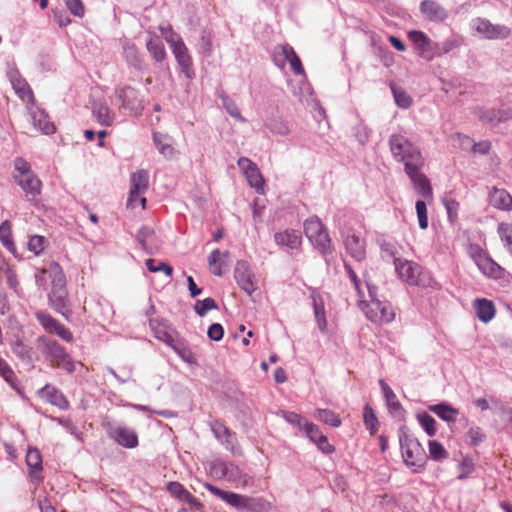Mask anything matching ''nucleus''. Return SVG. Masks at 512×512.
Returning <instances> with one entry per match:
<instances>
[{
    "instance_id": "obj_1",
    "label": "nucleus",
    "mask_w": 512,
    "mask_h": 512,
    "mask_svg": "<svg viewBox=\"0 0 512 512\" xmlns=\"http://www.w3.org/2000/svg\"><path fill=\"white\" fill-rule=\"evenodd\" d=\"M389 147L394 160L404 165L405 172L413 168H423L424 157L418 146L401 134L389 137Z\"/></svg>"
},
{
    "instance_id": "obj_2",
    "label": "nucleus",
    "mask_w": 512,
    "mask_h": 512,
    "mask_svg": "<svg viewBox=\"0 0 512 512\" xmlns=\"http://www.w3.org/2000/svg\"><path fill=\"white\" fill-rule=\"evenodd\" d=\"M36 346L40 352L50 360L53 367L61 368L71 374L76 371L77 364L83 366L81 362L76 363L57 341L41 336L36 339Z\"/></svg>"
},
{
    "instance_id": "obj_3",
    "label": "nucleus",
    "mask_w": 512,
    "mask_h": 512,
    "mask_svg": "<svg viewBox=\"0 0 512 512\" xmlns=\"http://www.w3.org/2000/svg\"><path fill=\"white\" fill-rule=\"evenodd\" d=\"M50 280L52 284L49 301L55 311L66 316L69 312L68 292L66 289V277L61 266L52 261L50 263Z\"/></svg>"
},
{
    "instance_id": "obj_4",
    "label": "nucleus",
    "mask_w": 512,
    "mask_h": 512,
    "mask_svg": "<svg viewBox=\"0 0 512 512\" xmlns=\"http://www.w3.org/2000/svg\"><path fill=\"white\" fill-rule=\"evenodd\" d=\"M394 264L399 277L408 284L423 288H439L438 282L419 264L401 259H395Z\"/></svg>"
},
{
    "instance_id": "obj_5",
    "label": "nucleus",
    "mask_w": 512,
    "mask_h": 512,
    "mask_svg": "<svg viewBox=\"0 0 512 512\" xmlns=\"http://www.w3.org/2000/svg\"><path fill=\"white\" fill-rule=\"evenodd\" d=\"M13 178L29 199L40 195L42 183L32 171L30 163L21 157L14 160Z\"/></svg>"
},
{
    "instance_id": "obj_6",
    "label": "nucleus",
    "mask_w": 512,
    "mask_h": 512,
    "mask_svg": "<svg viewBox=\"0 0 512 512\" xmlns=\"http://www.w3.org/2000/svg\"><path fill=\"white\" fill-rule=\"evenodd\" d=\"M399 441L404 463L408 467H411L414 472H418L423 469L426 455L420 442L405 432H401L399 435Z\"/></svg>"
},
{
    "instance_id": "obj_7",
    "label": "nucleus",
    "mask_w": 512,
    "mask_h": 512,
    "mask_svg": "<svg viewBox=\"0 0 512 512\" xmlns=\"http://www.w3.org/2000/svg\"><path fill=\"white\" fill-rule=\"evenodd\" d=\"M304 233L310 242L322 253L332 252L329 234L317 217H311L304 222Z\"/></svg>"
},
{
    "instance_id": "obj_8",
    "label": "nucleus",
    "mask_w": 512,
    "mask_h": 512,
    "mask_svg": "<svg viewBox=\"0 0 512 512\" xmlns=\"http://www.w3.org/2000/svg\"><path fill=\"white\" fill-rule=\"evenodd\" d=\"M371 300L363 308L366 317L376 324H388L395 319V311L391 303L376 299L374 292L369 289Z\"/></svg>"
},
{
    "instance_id": "obj_9",
    "label": "nucleus",
    "mask_w": 512,
    "mask_h": 512,
    "mask_svg": "<svg viewBox=\"0 0 512 512\" xmlns=\"http://www.w3.org/2000/svg\"><path fill=\"white\" fill-rule=\"evenodd\" d=\"M115 96L121 103L119 109H124L130 115L139 116L144 109L143 97L137 89L131 86H124L115 89Z\"/></svg>"
},
{
    "instance_id": "obj_10",
    "label": "nucleus",
    "mask_w": 512,
    "mask_h": 512,
    "mask_svg": "<svg viewBox=\"0 0 512 512\" xmlns=\"http://www.w3.org/2000/svg\"><path fill=\"white\" fill-rule=\"evenodd\" d=\"M104 427L108 436L118 445L129 449L138 446V436L133 429L122 425H115L110 422L105 423Z\"/></svg>"
},
{
    "instance_id": "obj_11",
    "label": "nucleus",
    "mask_w": 512,
    "mask_h": 512,
    "mask_svg": "<svg viewBox=\"0 0 512 512\" xmlns=\"http://www.w3.org/2000/svg\"><path fill=\"white\" fill-rule=\"evenodd\" d=\"M166 41L170 45L176 61L181 68V71L189 76V72L192 66V59L189 55L185 43L176 33H172L171 36L166 37Z\"/></svg>"
},
{
    "instance_id": "obj_12",
    "label": "nucleus",
    "mask_w": 512,
    "mask_h": 512,
    "mask_svg": "<svg viewBox=\"0 0 512 512\" xmlns=\"http://www.w3.org/2000/svg\"><path fill=\"white\" fill-rule=\"evenodd\" d=\"M237 165L246 177L250 187L263 194L265 181L257 165L247 157H240Z\"/></svg>"
},
{
    "instance_id": "obj_13",
    "label": "nucleus",
    "mask_w": 512,
    "mask_h": 512,
    "mask_svg": "<svg viewBox=\"0 0 512 512\" xmlns=\"http://www.w3.org/2000/svg\"><path fill=\"white\" fill-rule=\"evenodd\" d=\"M473 27L478 34L486 39H505L510 36L511 30L507 26L492 24L484 18H477L473 21Z\"/></svg>"
},
{
    "instance_id": "obj_14",
    "label": "nucleus",
    "mask_w": 512,
    "mask_h": 512,
    "mask_svg": "<svg viewBox=\"0 0 512 512\" xmlns=\"http://www.w3.org/2000/svg\"><path fill=\"white\" fill-rule=\"evenodd\" d=\"M234 278L240 289L248 295H252L257 290L255 274L247 262H237L234 270Z\"/></svg>"
},
{
    "instance_id": "obj_15",
    "label": "nucleus",
    "mask_w": 512,
    "mask_h": 512,
    "mask_svg": "<svg viewBox=\"0 0 512 512\" xmlns=\"http://www.w3.org/2000/svg\"><path fill=\"white\" fill-rule=\"evenodd\" d=\"M422 168H413L405 173L413 184L417 194L424 199L430 200L433 197V189L428 177L422 173Z\"/></svg>"
},
{
    "instance_id": "obj_16",
    "label": "nucleus",
    "mask_w": 512,
    "mask_h": 512,
    "mask_svg": "<svg viewBox=\"0 0 512 512\" xmlns=\"http://www.w3.org/2000/svg\"><path fill=\"white\" fill-rule=\"evenodd\" d=\"M204 487L213 495L219 497L234 508L243 509L248 507L249 499L243 495L221 490L208 482L204 483Z\"/></svg>"
},
{
    "instance_id": "obj_17",
    "label": "nucleus",
    "mask_w": 512,
    "mask_h": 512,
    "mask_svg": "<svg viewBox=\"0 0 512 512\" xmlns=\"http://www.w3.org/2000/svg\"><path fill=\"white\" fill-rule=\"evenodd\" d=\"M409 40L415 46L418 55L426 60L433 58L431 39L422 31L412 30L408 33Z\"/></svg>"
},
{
    "instance_id": "obj_18",
    "label": "nucleus",
    "mask_w": 512,
    "mask_h": 512,
    "mask_svg": "<svg viewBox=\"0 0 512 512\" xmlns=\"http://www.w3.org/2000/svg\"><path fill=\"white\" fill-rule=\"evenodd\" d=\"M38 396L61 410H67L70 406L69 401L63 392L50 384H46L38 390Z\"/></svg>"
},
{
    "instance_id": "obj_19",
    "label": "nucleus",
    "mask_w": 512,
    "mask_h": 512,
    "mask_svg": "<svg viewBox=\"0 0 512 512\" xmlns=\"http://www.w3.org/2000/svg\"><path fill=\"white\" fill-rule=\"evenodd\" d=\"M420 12L428 21L440 23L448 18V11L434 0H423L420 3Z\"/></svg>"
},
{
    "instance_id": "obj_20",
    "label": "nucleus",
    "mask_w": 512,
    "mask_h": 512,
    "mask_svg": "<svg viewBox=\"0 0 512 512\" xmlns=\"http://www.w3.org/2000/svg\"><path fill=\"white\" fill-rule=\"evenodd\" d=\"M302 430L322 452L326 454H331L334 452L335 448L328 442L327 437L323 435L317 425L312 422H305Z\"/></svg>"
},
{
    "instance_id": "obj_21",
    "label": "nucleus",
    "mask_w": 512,
    "mask_h": 512,
    "mask_svg": "<svg viewBox=\"0 0 512 512\" xmlns=\"http://www.w3.org/2000/svg\"><path fill=\"white\" fill-rule=\"evenodd\" d=\"M347 252L356 261H362L366 256L365 240L355 232L348 233L344 240Z\"/></svg>"
},
{
    "instance_id": "obj_22",
    "label": "nucleus",
    "mask_w": 512,
    "mask_h": 512,
    "mask_svg": "<svg viewBox=\"0 0 512 512\" xmlns=\"http://www.w3.org/2000/svg\"><path fill=\"white\" fill-rule=\"evenodd\" d=\"M156 337L160 339L161 341L167 343L170 345L174 352L186 363L188 364H196L197 360L194 355V353L191 351V349L185 344V343H173L174 340L171 335H169L166 332H163L162 334H157Z\"/></svg>"
},
{
    "instance_id": "obj_23",
    "label": "nucleus",
    "mask_w": 512,
    "mask_h": 512,
    "mask_svg": "<svg viewBox=\"0 0 512 512\" xmlns=\"http://www.w3.org/2000/svg\"><path fill=\"white\" fill-rule=\"evenodd\" d=\"M26 464L29 467V477L31 482L35 484H39L42 480L40 476L41 471L43 470L42 466V456L40 451L36 448H29L26 454Z\"/></svg>"
},
{
    "instance_id": "obj_24",
    "label": "nucleus",
    "mask_w": 512,
    "mask_h": 512,
    "mask_svg": "<svg viewBox=\"0 0 512 512\" xmlns=\"http://www.w3.org/2000/svg\"><path fill=\"white\" fill-rule=\"evenodd\" d=\"M214 436L222 442L231 452H235L237 439L235 433L231 432L222 422L214 421L211 424Z\"/></svg>"
},
{
    "instance_id": "obj_25",
    "label": "nucleus",
    "mask_w": 512,
    "mask_h": 512,
    "mask_svg": "<svg viewBox=\"0 0 512 512\" xmlns=\"http://www.w3.org/2000/svg\"><path fill=\"white\" fill-rule=\"evenodd\" d=\"M10 81L13 86V89L18 94V96L28 103H32L34 101V95L33 92L28 85V83L23 79L18 72H11L10 75Z\"/></svg>"
},
{
    "instance_id": "obj_26",
    "label": "nucleus",
    "mask_w": 512,
    "mask_h": 512,
    "mask_svg": "<svg viewBox=\"0 0 512 512\" xmlns=\"http://www.w3.org/2000/svg\"><path fill=\"white\" fill-rule=\"evenodd\" d=\"M490 204L499 210H512V196L505 189L493 188L490 193Z\"/></svg>"
},
{
    "instance_id": "obj_27",
    "label": "nucleus",
    "mask_w": 512,
    "mask_h": 512,
    "mask_svg": "<svg viewBox=\"0 0 512 512\" xmlns=\"http://www.w3.org/2000/svg\"><path fill=\"white\" fill-rule=\"evenodd\" d=\"M473 307L478 319L484 323H488L495 316V306L493 302L488 299H476L473 302Z\"/></svg>"
},
{
    "instance_id": "obj_28",
    "label": "nucleus",
    "mask_w": 512,
    "mask_h": 512,
    "mask_svg": "<svg viewBox=\"0 0 512 512\" xmlns=\"http://www.w3.org/2000/svg\"><path fill=\"white\" fill-rule=\"evenodd\" d=\"M275 242L280 246H286L290 249H298L302 239L299 231L285 230L274 235Z\"/></svg>"
},
{
    "instance_id": "obj_29",
    "label": "nucleus",
    "mask_w": 512,
    "mask_h": 512,
    "mask_svg": "<svg viewBox=\"0 0 512 512\" xmlns=\"http://www.w3.org/2000/svg\"><path fill=\"white\" fill-rule=\"evenodd\" d=\"M478 269L488 278L501 279L504 276V268L496 263L490 255H487L478 265Z\"/></svg>"
},
{
    "instance_id": "obj_30",
    "label": "nucleus",
    "mask_w": 512,
    "mask_h": 512,
    "mask_svg": "<svg viewBox=\"0 0 512 512\" xmlns=\"http://www.w3.org/2000/svg\"><path fill=\"white\" fill-rule=\"evenodd\" d=\"M31 119L35 128L44 134H53L55 132L54 124L49 120L47 113L41 109L31 111Z\"/></svg>"
},
{
    "instance_id": "obj_31",
    "label": "nucleus",
    "mask_w": 512,
    "mask_h": 512,
    "mask_svg": "<svg viewBox=\"0 0 512 512\" xmlns=\"http://www.w3.org/2000/svg\"><path fill=\"white\" fill-rule=\"evenodd\" d=\"M123 56L127 63L138 71L145 68V61L133 43H126L123 47Z\"/></svg>"
},
{
    "instance_id": "obj_32",
    "label": "nucleus",
    "mask_w": 512,
    "mask_h": 512,
    "mask_svg": "<svg viewBox=\"0 0 512 512\" xmlns=\"http://www.w3.org/2000/svg\"><path fill=\"white\" fill-rule=\"evenodd\" d=\"M131 187L133 195H143L149 187V174L146 170H138L131 175Z\"/></svg>"
},
{
    "instance_id": "obj_33",
    "label": "nucleus",
    "mask_w": 512,
    "mask_h": 512,
    "mask_svg": "<svg viewBox=\"0 0 512 512\" xmlns=\"http://www.w3.org/2000/svg\"><path fill=\"white\" fill-rule=\"evenodd\" d=\"M229 252H221L219 249L213 250L208 257L210 272L216 276L223 274L222 267L227 265Z\"/></svg>"
},
{
    "instance_id": "obj_34",
    "label": "nucleus",
    "mask_w": 512,
    "mask_h": 512,
    "mask_svg": "<svg viewBox=\"0 0 512 512\" xmlns=\"http://www.w3.org/2000/svg\"><path fill=\"white\" fill-rule=\"evenodd\" d=\"M92 113L93 116L96 118L97 122H99L103 126H111L115 120L114 113L105 103H93Z\"/></svg>"
},
{
    "instance_id": "obj_35",
    "label": "nucleus",
    "mask_w": 512,
    "mask_h": 512,
    "mask_svg": "<svg viewBox=\"0 0 512 512\" xmlns=\"http://www.w3.org/2000/svg\"><path fill=\"white\" fill-rule=\"evenodd\" d=\"M379 384L390 412L394 415H400L403 412V408L398 401L396 394L383 379L379 381Z\"/></svg>"
},
{
    "instance_id": "obj_36",
    "label": "nucleus",
    "mask_w": 512,
    "mask_h": 512,
    "mask_svg": "<svg viewBox=\"0 0 512 512\" xmlns=\"http://www.w3.org/2000/svg\"><path fill=\"white\" fill-rule=\"evenodd\" d=\"M282 55L290 63V67L295 75H304L305 71L302 66L301 60L294 51L293 47L285 44L279 46Z\"/></svg>"
},
{
    "instance_id": "obj_37",
    "label": "nucleus",
    "mask_w": 512,
    "mask_h": 512,
    "mask_svg": "<svg viewBox=\"0 0 512 512\" xmlns=\"http://www.w3.org/2000/svg\"><path fill=\"white\" fill-rule=\"evenodd\" d=\"M429 410L435 413L442 420L453 423L459 414L458 410L446 403L429 406Z\"/></svg>"
},
{
    "instance_id": "obj_38",
    "label": "nucleus",
    "mask_w": 512,
    "mask_h": 512,
    "mask_svg": "<svg viewBox=\"0 0 512 512\" xmlns=\"http://www.w3.org/2000/svg\"><path fill=\"white\" fill-rule=\"evenodd\" d=\"M146 48L156 62H162L165 60V47L158 37L150 36L146 41Z\"/></svg>"
},
{
    "instance_id": "obj_39",
    "label": "nucleus",
    "mask_w": 512,
    "mask_h": 512,
    "mask_svg": "<svg viewBox=\"0 0 512 512\" xmlns=\"http://www.w3.org/2000/svg\"><path fill=\"white\" fill-rule=\"evenodd\" d=\"M155 237L154 230L149 227H142L137 233V240L141 247L148 253H153V240Z\"/></svg>"
},
{
    "instance_id": "obj_40",
    "label": "nucleus",
    "mask_w": 512,
    "mask_h": 512,
    "mask_svg": "<svg viewBox=\"0 0 512 512\" xmlns=\"http://www.w3.org/2000/svg\"><path fill=\"white\" fill-rule=\"evenodd\" d=\"M314 417L332 427H339L342 423L339 415L329 409H317L314 412Z\"/></svg>"
},
{
    "instance_id": "obj_41",
    "label": "nucleus",
    "mask_w": 512,
    "mask_h": 512,
    "mask_svg": "<svg viewBox=\"0 0 512 512\" xmlns=\"http://www.w3.org/2000/svg\"><path fill=\"white\" fill-rule=\"evenodd\" d=\"M12 225L10 221L5 220L0 225V242L10 252L15 253L16 247L12 238Z\"/></svg>"
},
{
    "instance_id": "obj_42",
    "label": "nucleus",
    "mask_w": 512,
    "mask_h": 512,
    "mask_svg": "<svg viewBox=\"0 0 512 512\" xmlns=\"http://www.w3.org/2000/svg\"><path fill=\"white\" fill-rule=\"evenodd\" d=\"M0 376L16 391H20L18 378L11 366L0 357Z\"/></svg>"
},
{
    "instance_id": "obj_43",
    "label": "nucleus",
    "mask_w": 512,
    "mask_h": 512,
    "mask_svg": "<svg viewBox=\"0 0 512 512\" xmlns=\"http://www.w3.org/2000/svg\"><path fill=\"white\" fill-rule=\"evenodd\" d=\"M219 98L222 101L223 107L231 117L241 122L245 121L235 101L232 100L225 92L222 91L219 93Z\"/></svg>"
},
{
    "instance_id": "obj_44",
    "label": "nucleus",
    "mask_w": 512,
    "mask_h": 512,
    "mask_svg": "<svg viewBox=\"0 0 512 512\" xmlns=\"http://www.w3.org/2000/svg\"><path fill=\"white\" fill-rule=\"evenodd\" d=\"M265 125L272 133L277 135L285 136L290 132L288 123L282 118L269 119Z\"/></svg>"
},
{
    "instance_id": "obj_45",
    "label": "nucleus",
    "mask_w": 512,
    "mask_h": 512,
    "mask_svg": "<svg viewBox=\"0 0 512 512\" xmlns=\"http://www.w3.org/2000/svg\"><path fill=\"white\" fill-rule=\"evenodd\" d=\"M390 88L392 90L395 102L400 108L407 109L411 106L412 99L403 89L397 88L393 83L390 84Z\"/></svg>"
},
{
    "instance_id": "obj_46",
    "label": "nucleus",
    "mask_w": 512,
    "mask_h": 512,
    "mask_svg": "<svg viewBox=\"0 0 512 512\" xmlns=\"http://www.w3.org/2000/svg\"><path fill=\"white\" fill-rule=\"evenodd\" d=\"M363 417L365 426L369 430L370 434H376V432L378 431L379 422L374 410L369 405H366L364 407Z\"/></svg>"
},
{
    "instance_id": "obj_47",
    "label": "nucleus",
    "mask_w": 512,
    "mask_h": 512,
    "mask_svg": "<svg viewBox=\"0 0 512 512\" xmlns=\"http://www.w3.org/2000/svg\"><path fill=\"white\" fill-rule=\"evenodd\" d=\"M418 422L429 436L436 434V421L428 413L422 412L417 415Z\"/></svg>"
},
{
    "instance_id": "obj_48",
    "label": "nucleus",
    "mask_w": 512,
    "mask_h": 512,
    "mask_svg": "<svg viewBox=\"0 0 512 512\" xmlns=\"http://www.w3.org/2000/svg\"><path fill=\"white\" fill-rule=\"evenodd\" d=\"M429 447V454L430 457L435 461H442L446 458H448V452L444 448V446L436 441V440H430L428 442Z\"/></svg>"
},
{
    "instance_id": "obj_49",
    "label": "nucleus",
    "mask_w": 512,
    "mask_h": 512,
    "mask_svg": "<svg viewBox=\"0 0 512 512\" xmlns=\"http://www.w3.org/2000/svg\"><path fill=\"white\" fill-rule=\"evenodd\" d=\"M35 316L42 327L49 333H52L54 328H56L59 323L55 318H53L45 311H37Z\"/></svg>"
},
{
    "instance_id": "obj_50",
    "label": "nucleus",
    "mask_w": 512,
    "mask_h": 512,
    "mask_svg": "<svg viewBox=\"0 0 512 512\" xmlns=\"http://www.w3.org/2000/svg\"><path fill=\"white\" fill-rule=\"evenodd\" d=\"M215 309H218V305L211 297L205 298L204 300H197L194 305L195 312L201 317L206 315L208 311Z\"/></svg>"
},
{
    "instance_id": "obj_51",
    "label": "nucleus",
    "mask_w": 512,
    "mask_h": 512,
    "mask_svg": "<svg viewBox=\"0 0 512 512\" xmlns=\"http://www.w3.org/2000/svg\"><path fill=\"white\" fill-rule=\"evenodd\" d=\"M12 351L21 360H32V348L20 340L13 343Z\"/></svg>"
},
{
    "instance_id": "obj_52",
    "label": "nucleus",
    "mask_w": 512,
    "mask_h": 512,
    "mask_svg": "<svg viewBox=\"0 0 512 512\" xmlns=\"http://www.w3.org/2000/svg\"><path fill=\"white\" fill-rule=\"evenodd\" d=\"M146 267L150 272H164L167 277H171L173 274V268L165 262H157L154 259L146 260Z\"/></svg>"
},
{
    "instance_id": "obj_53",
    "label": "nucleus",
    "mask_w": 512,
    "mask_h": 512,
    "mask_svg": "<svg viewBox=\"0 0 512 512\" xmlns=\"http://www.w3.org/2000/svg\"><path fill=\"white\" fill-rule=\"evenodd\" d=\"M314 314L318 324V327L321 332H326L327 330V321L325 316V309L322 302L318 303V301L314 298Z\"/></svg>"
},
{
    "instance_id": "obj_54",
    "label": "nucleus",
    "mask_w": 512,
    "mask_h": 512,
    "mask_svg": "<svg viewBox=\"0 0 512 512\" xmlns=\"http://www.w3.org/2000/svg\"><path fill=\"white\" fill-rule=\"evenodd\" d=\"M415 207H416L419 227L421 229L425 230L428 227V215H427L426 203L424 200H418L416 202Z\"/></svg>"
},
{
    "instance_id": "obj_55",
    "label": "nucleus",
    "mask_w": 512,
    "mask_h": 512,
    "mask_svg": "<svg viewBox=\"0 0 512 512\" xmlns=\"http://www.w3.org/2000/svg\"><path fill=\"white\" fill-rule=\"evenodd\" d=\"M163 135L155 132L153 134V141L158 151L165 157H171L174 153L173 147L169 143L162 142Z\"/></svg>"
},
{
    "instance_id": "obj_56",
    "label": "nucleus",
    "mask_w": 512,
    "mask_h": 512,
    "mask_svg": "<svg viewBox=\"0 0 512 512\" xmlns=\"http://www.w3.org/2000/svg\"><path fill=\"white\" fill-rule=\"evenodd\" d=\"M458 468L460 471L458 479L464 480L473 473L475 465L471 458L466 457L459 463Z\"/></svg>"
},
{
    "instance_id": "obj_57",
    "label": "nucleus",
    "mask_w": 512,
    "mask_h": 512,
    "mask_svg": "<svg viewBox=\"0 0 512 512\" xmlns=\"http://www.w3.org/2000/svg\"><path fill=\"white\" fill-rule=\"evenodd\" d=\"M45 238L40 235H33L28 241V249L35 255H39L44 250Z\"/></svg>"
},
{
    "instance_id": "obj_58",
    "label": "nucleus",
    "mask_w": 512,
    "mask_h": 512,
    "mask_svg": "<svg viewBox=\"0 0 512 512\" xmlns=\"http://www.w3.org/2000/svg\"><path fill=\"white\" fill-rule=\"evenodd\" d=\"M467 437L471 445L477 446L485 439V433L480 427L474 426L468 430Z\"/></svg>"
},
{
    "instance_id": "obj_59",
    "label": "nucleus",
    "mask_w": 512,
    "mask_h": 512,
    "mask_svg": "<svg viewBox=\"0 0 512 512\" xmlns=\"http://www.w3.org/2000/svg\"><path fill=\"white\" fill-rule=\"evenodd\" d=\"M226 464L227 462L221 460L211 462L209 465L210 474L218 479L225 478V471L227 470Z\"/></svg>"
},
{
    "instance_id": "obj_60",
    "label": "nucleus",
    "mask_w": 512,
    "mask_h": 512,
    "mask_svg": "<svg viewBox=\"0 0 512 512\" xmlns=\"http://www.w3.org/2000/svg\"><path fill=\"white\" fill-rule=\"evenodd\" d=\"M199 50L202 54L209 56L212 53V36L203 31L199 41Z\"/></svg>"
},
{
    "instance_id": "obj_61",
    "label": "nucleus",
    "mask_w": 512,
    "mask_h": 512,
    "mask_svg": "<svg viewBox=\"0 0 512 512\" xmlns=\"http://www.w3.org/2000/svg\"><path fill=\"white\" fill-rule=\"evenodd\" d=\"M227 470L225 471V478L230 482H238L242 478V471L234 463L227 462Z\"/></svg>"
},
{
    "instance_id": "obj_62",
    "label": "nucleus",
    "mask_w": 512,
    "mask_h": 512,
    "mask_svg": "<svg viewBox=\"0 0 512 512\" xmlns=\"http://www.w3.org/2000/svg\"><path fill=\"white\" fill-rule=\"evenodd\" d=\"M444 206L446 208L449 221L454 223L458 217L459 203L453 199H445Z\"/></svg>"
},
{
    "instance_id": "obj_63",
    "label": "nucleus",
    "mask_w": 512,
    "mask_h": 512,
    "mask_svg": "<svg viewBox=\"0 0 512 512\" xmlns=\"http://www.w3.org/2000/svg\"><path fill=\"white\" fill-rule=\"evenodd\" d=\"M468 254L476 265H478L487 255H489L479 245H471L469 247Z\"/></svg>"
},
{
    "instance_id": "obj_64",
    "label": "nucleus",
    "mask_w": 512,
    "mask_h": 512,
    "mask_svg": "<svg viewBox=\"0 0 512 512\" xmlns=\"http://www.w3.org/2000/svg\"><path fill=\"white\" fill-rule=\"evenodd\" d=\"M283 418L290 424L297 426L300 430L303 429L304 423L307 422L302 416L295 412H282Z\"/></svg>"
}]
</instances>
